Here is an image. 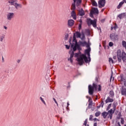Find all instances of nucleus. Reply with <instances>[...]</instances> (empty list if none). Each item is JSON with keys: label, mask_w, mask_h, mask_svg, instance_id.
Here are the masks:
<instances>
[{"label": "nucleus", "mask_w": 126, "mask_h": 126, "mask_svg": "<svg viewBox=\"0 0 126 126\" xmlns=\"http://www.w3.org/2000/svg\"><path fill=\"white\" fill-rule=\"evenodd\" d=\"M90 52H91V48H87L85 50V54H82L80 58L78 59V61L80 63L83 64L84 63V62L86 63H88L91 62Z\"/></svg>", "instance_id": "f257e3e1"}, {"label": "nucleus", "mask_w": 126, "mask_h": 126, "mask_svg": "<svg viewBox=\"0 0 126 126\" xmlns=\"http://www.w3.org/2000/svg\"><path fill=\"white\" fill-rule=\"evenodd\" d=\"M72 42H74L75 43L74 44L73 43L71 44V49H72L74 51H76V50H81L80 45L78 44L77 40H76V34H75V33H74Z\"/></svg>", "instance_id": "f03ea898"}, {"label": "nucleus", "mask_w": 126, "mask_h": 126, "mask_svg": "<svg viewBox=\"0 0 126 126\" xmlns=\"http://www.w3.org/2000/svg\"><path fill=\"white\" fill-rule=\"evenodd\" d=\"M73 2L72 3L71 5V10L75 11L77 7H80V4H81V2H82V0H73Z\"/></svg>", "instance_id": "7ed1b4c3"}, {"label": "nucleus", "mask_w": 126, "mask_h": 126, "mask_svg": "<svg viewBox=\"0 0 126 126\" xmlns=\"http://www.w3.org/2000/svg\"><path fill=\"white\" fill-rule=\"evenodd\" d=\"M89 94L90 95H93L94 94V90H97V85L94 83L93 86L89 85L88 86Z\"/></svg>", "instance_id": "20e7f679"}, {"label": "nucleus", "mask_w": 126, "mask_h": 126, "mask_svg": "<svg viewBox=\"0 0 126 126\" xmlns=\"http://www.w3.org/2000/svg\"><path fill=\"white\" fill-rule=\"evenodd\" d=\"M87 23L88 26H90L92 25L94 28L97 27V20L96 19L94 20L91 19H87Z\"/></svg>", "instance_id": "39448f33"}, {"label": "nucleus", "mask_w": 126, "mask_h": 126, "mask_svg": "<svg viewBox=\"0 0 126 126\" xmlns=\"http://www.w3.org/2000/svg\"><path fill=\"white\" fill-rule=\"evenodd\" d=\"M78 51H79L77 53L74 54V58H77L76 60L78 62L79 64L80 65H82V64H81V63H80L78 61V59L80 58L82 54H81V52H80V50H78Z\"/></svg>", "instance_id": "423d86ee"}, {"label": "nucleus", "mask_w": 126, "mask_h": 126, "mask_svg": "<svg viewBox=\"0 0 126 126\" xmlns=\"http://www.w3.org/2000/svg\"><path fill=\"white\" fill-rule=\"evenodd\" d=\"M74 52H75V51H72V49H71V50L69 52V54L70 55V58H68V61H70V63H73V59H72V58H73V57H74Z\"/></svg>", "instance_id": "0eeeda50"}, {"label": "nucleus", "mask_w": 126, "mask_h": 126, "mask_svg": "<svg viewBox=\"0 0 126 126\" xmlns=\"http://www.w3.org/2000/svg\"><path fill=\"white\" fill-rule=\"evenodd\" d=\"M118 80L120 82H124V86L126 87V79L124 77V74H122L118 77Z\"/></svg>", "instance_id": "6e6552de"}, {"label": "nucleus", "mask_w": 126, "mask_h": 126, "mask_svg": "<svg viewBox=\"0 0 126 126\" xmlns=\"http://www.w3.org/2000/svg\"><path fill=\"white\" fill-rule=\"evenodd\" d=\"M117 57L119 63H122V51L119 49L117 52Z\"/></svg>", "instance_id": "1a4fd4ad"}, {"label": "nucleus", "mask_w": 126, "mask_h": 126, "mask_svg": "<svg viewBox=\"0 0 126 126\" xmlns=\"http://www.w3.org/2000/svg\"><path fill=\"white\" fill-rule=\"evenodd\" d=\"M105 4L106 0H99L98 1V7H99V8L104 7L105 6Z\"/></svg>", "instance_id": "9d476101"}, {"label": "nucleus", "mask_w": 126, "mask_h": 126, "mask_svg": "<svg viewBox=\"0 0 126 126\" xmlns=\"http://www.w3.org/2000/svg\"><path fill=\"white\" fill-rule=\"evenodd\" d=\"M115 111L113 110V109H110V110L108 111V112L107 113H108V118L109 119V118L110 119V120H112V118H113V114L115 113Z\"/></svg>", "instance_id": "9b49d317"}, {"label": "nucleus", "mask_w": 126, "mask_h": 126, "mask_svg": "<svg viewBox=\"0 0 126 126\" xmlns=\"http://www.w3.org/2000/svg\"><path fill=\"white\" fill-rule=\"evenodd\" d=\"M14 17V13H8L7 14V20H11L12 18Z\"/></svg>", "instance_id": "f8f14e48"}, {"label": "nucleus", "mask_w": 126, "mask_h": 126, "mask_svg": "<svg viewBox=\"0 0 126 126\" xmlns=\"http://www.w3.org/2000/svg\"><path fill=\"white\" fill-rule=\"evenodd\" d=\"M117 36L118 35L115 32L112 33L110 34V38L112 41H116Z\"/></svg>", "instance_id": "ddd939ff"}, {"label": "nucleus", "mask_w": 126, "mask_h": 126, "mask_svg": "<svg viewBox=\"0 0 126 126\" xmlns=\"http://www.w3.org/2000/svg\"><path fill=\"white\" fill-rule=\"evenodd\" d=\"M123 61V63H126V53L125 51L122 52L121 55V61Z\"/></svg>", "instance_id": "4468645a"}, {"label": "nucleus", "mask_w": 126, "mask_h": 126, "mask_svg": "<svg viewBox=\"0 0 126 126\" xmlns=\"http://www.w3.org/2000/svg\"><path fill=\"white\" fill-rule=\"evenodd\" d=\"M71 16L74 20H76V13L75 11L73 10L71 12Z\"/></svg>", "instance_id": "2eb2a0df"}, {"label": "nucleus", "mask_w": 126, "mask_h": 126, "mask_svg": "<svg viewBox=\"0 0 126 126\" xmlns=\"http://www.w3.org/2000/svg\"><path fill=\"white\" fill-rule=\"evenodd\" d=\"M94 14H99V10L98 8L95 7H93L92 10L91 11Z\"/></svg>", "instance_id": "dca6fc26"}, {"label": "nucleus", "mask_w": 126, "mask_h": 126, "mask_svg": "<svg viewBox=\"0 0 126 126\" xmlns=\"http://www.w3.org/2000/svg\"><path fill=\"white\" fill-rule=\"evenodd\" d=\"M114 102V99L108 96L107 99L105 100V104H107V103H113Z\"/></svg>", "instance_id": "f3484780"}, {"label": "nucleus", "mask_w": 126, "mask_h": 126, "mask_svg": "<svg viewBox=\"0 0 126 126\" xmlns=\"http://www.w3.org/2000/svg\"><path fill=\"white\" fill-rule=\"evenodd\" d=\"M121 94L126 96V88H124V86L122 87Z\"/></svg>", "instance_id": "a211bd4d"}, {"label": "nucleus", "mask_w": 126, "mask_h": 126, "mask_svg": "<svg viewBox=\"0 0 126 126\" xmlns=\"http://www.w3.org/2000/svg\"><path fill=\"white\" fill-rule=\"evenodd\" d=\"M93 103V101H92V99L90 98L89 99V105L88 106V109H91L92 107Z\"/></svg>", "instance_id": "6ab92c4d"}, {"label": "nucleus", "mask_w": 126, "mask_h": 126, "mask_svg": "<svg viewBox=\"0 0 126 126\" xmlns=\"http://www.w3.org/2000/svg\"><path fill=\"white\" fill-rule=\"evenodd\" d=\"M73 24H74V20L72 19L68 20V25L69 26H73Z\"/></svg>", "instance_id": "aec40b11"}, {"label": "nucleus", "mask_w": 126, "mask_h": 126, "mask_svg": "<svg viewBox=\"0 0 126 126\" xmlns=\"http://www.w3.org/2000/svg\"><path fill=\"white\" fill-rule=\"evenodd\" d=\"M126 13H122L118 15L117 17H119L120 19H123L124 17H126Z\"/></svg>", "instance_id": "412c9836"}, {"label": "nucleus", "mask_w": 126, "mask_h": 126, "mask_svg": "<svg viewBox=\"0 0 126 126\" xmlns=\"http://www.w3.org/2000/svg\"><path fill=\"white\" fill-rule=\"evenodd\" d=\"M79 14L80 16H83V15H85V12L83 10V8H81L80 10H78Z\"/></svg>", "instance_id": "4be33fe9"}, {"label": "nucleus", "mask_w": 126, "mask_h": 126, "mask_svg": "<svg viewBox=\"0 0 126 126\" xmlns=\"http://www.w3.org/2000/svg\"><path fill=\"white\" fill-rule=\"evenodd\" d=\"M125 1H126V0H123V1H122L119 3V5L117 6L118 9H120V8L122 7V6H123V4L125 3Z\"/></svg>", "instance_id": "5701e85b"}, {"label": "nucleus", "mask_w": 126, "mask_h": 126, "mask_svg": "<svg viewBox=\"0 0 126 126\" xmlns=\"http://www.w3.org/2000/svg\"><path fill=\"white\" fill-rule=\"evenodd\" d=\"M108 115H109V113H108L106 111H104L101 113V116H102V117H103L104 119H106L107 118V116H108Z\"/></svg>", "instance_id": "b1692460"}, {"label": "nucleus", "mask_w": 126, "mask_h": 126, "mask_svg": "<svg viewBox=\"0 0 126 126\" xmlns=\"http://www.w3.org/2000/svg\"><path fill=\"white\" fill-rule=\"evenodd\" d=\"M79 43H80V44H79L80 47V45L82 46V47H85L86 45H87V42L86 41L82 42L80 41Z\"/></svg>", "instance_id": "393cba45"}, {"label": "nucleus", "mask_w": 126, "mask_h": 126, "mask_svg": "<svg viewBox=\"0 0 126 126\" xmlns=\"http://www.w3.org/2000/svg\"><path fill=\"white\" fill-rule=\"evenodd\" d=\"M117 106H118V102L114 101L113 104V110L116 111V109L117 108Z\"/></svg>", "instance_id": "a878e982"}, {"label": "nucleus", "mask_w": 126, "mask_h": 126, "mask_svg": "<svg viewBox=\"0 0 126 126\" xmlns=\"http://www.w3.org/2000/svg\"><path fill=\"white\" fill-rule=\"evenodd\" d=\"M15 1H16V0H11L8 1V3H10L12 5H15Z\"/></svg>", "instance_id": "bb28decb"}, {"label": "nucleus", "mask_w": 126, "mask_h": 126, "mask_svg": "<svg viewBox=\"0 0 126 126\" xmlns=\"http://www.w3.org/2000/svg\"><path fill=\"white\" fill-rule=\"evenodd\" d=\"M76 34V37L77 36V38H81V33H80V32H76V33H75V35Z\"/></svg>", "instance_id": "cd10ccee"}, {"label": "nucleus", "mask_w": 126, "mask_h": 126, "mask_svg": "<svg viewBox=\"0 0 126 126\" xmlns=\"http://www.w3.org/2000/svg\"><path fill=\"white\" fill-rule=\"evenodd\" d=\"M109 94L111 98H113V97H114V96H115V94L114 93V91H110Z\"/></svg>", "instance_id": "c85d7f7f"}, {"label": "nucleus", "mask_w": 126, "mask_h": 126, "mask_svg": "<svg viewBox=\"0 0 126 126\" xmlns=\"http://www.w3.org/2000/svg\"><path fill=\"white\" fill-rule=\"evenodd\" d=\"M5 37V35L4 34H3L0 36V42H3V39H4Z\"/></svg>", "instance_id": "c756f323"}, {"label": "nucleus", "mask_w": 126, "mask_h": 126, "mask_svg": "<svg viewBox=\"0 0 126 126\" xmlns=\"http://www.w3.org/2000/svg\"><path fill=\"white\" fill-rule=\"evenodd\" d=\"M101 115V112L100 111H98L95 113V117H99Z\"/></svg>", "instance_id": "7c9ffc66"}, {"label": "nucleus", "mask_w": 126, "mask_h": 126, "mask_svg": "<svg viewBox=\"0 0 126 126\" xmlns=\"http://www.w3.org/2000/svg\"><path fill=\"white\" fill-rule=\"evenodd\" d=\"M122 46L123 47H124V48H126V42L125 40H123L122 41Z\"/></svg>", "instance_id": "2f4dec72"}, {"label": "nucleus", "mask_w": 126, "mask_h": 126, "mask_svg": "<svg viewBox=\"0 0 126 126\" xmlns=\"http://www.w3.org/2000/svg\"><path fill=\"white\" fill-rule=\"evenodd\" d=\"M92 5H93V6H98V4L95 1H94L93 2Z\"/></svg>", "instance_id": "473e14b6"}, {"label": "nucleus", "mask_w": 126, "mask_h": 126, "mask_svg": "<svg viewBox=\"0 0 126 126\" xmlns=\"http://www.w3.org/2000/svg\"><path fill=\"white\" fill-rule=\"evenodd\" d=\"M82 37H81V39L84 40V38H85V34H84V32H82Z\"/></svg>", "instance_id": "72a5a7b5"}, {"label": "nucleus", "mask_w": 126, "mask_h": 126, "mask_svg": "<svg viewBox=\"0 0 126 126\" xmlns=\"http://www.w3.org/2000/svg\"><path fill=\"white\" fill-rule=\"evenodd\" d=\"M40 99L41 102H42V103H43L44 105H46V102H45V100H44L43 98L42 97H40Z\"/></svg>", "instance_id": "f704fd0d"}, {"label": "nucleus", "mask_w": 126, "mask_h": 126, "mask_svg": "<svg viewBox=\"0 0 126 126\" xmlns=\"http://www.w3.org/2000/svg\"><path fill=\"white\" fill-rule=\"evenodd\" d=\"M121 123L122 124V125H124V123H125V120H124V118H121Z\"/></svg>", "instance_id": "c9c22d12"}, {"label": "nucleus", "mask_w": 126, "mask_h": 126, "mask_svg": "<svg viewBox=\"0 0 126 126\" xmlns=\"http://www.w3.org/2000/svg\"><path fill=\"white\" fill-rule=\"evenodd\" d=\"M111 106H112V103H110L108 105V107H107V108L106 109L107 111H108V110H110V108H111Z\"/></svg>", "instance_id": "e433bc0d"}, {"label": "nucleus", "mask_w": 126, "mask_h": 126, "mask_svg": "<svg viewBox=\"0 0 126 126\" xmlns=\"http://www.w3.org/2000/svg\"><path fill=\"white\" fill-rule=\"evenodd\" d=\"M86 32L88 34V35H90L91 33H90V30L87 29L86 30Z\"/></svg>", "instance_id": "4c0bfd02"}, {"label": "nucleus", "mask_w": 126, "mask_h": 126, "mask_svg": "<svg viewBox=\"0 0 126 126\" xmlns=\"http://www.w3.org/2000/svg\"><path fill=\"white\" fill-rule=\"evenodd\" d=\"M109 47H113V46H114V43L112 42H110L109 43Z\"/></svg>", "instance_id": "58836bf2"}, {"label": "nucleus", "mask_w": 126, "mask_h": 126, "mask_svg": "<svg viewBox=\"0 0 126 126\" xmlns=\"http://www.w3.org/2000/svg\"><path fill=\"white\" fill-rule=\"evenodd\" d=\"M15 5H16L17 6H19V7H20L21 8V7H22V5H21V4L15 3Z\"/></svg>", "instance_id": "ea45409f"}, {"label": "nucleus", "mask_w": 126, "mask_h": 126, "mask_svg": "<svg viewBox=\"0 0 126 126\" xmlns=\"http://www.w3.org/2000/svg\"><path fill=\"white\" fill-rule=\"evenodd\" d=\"M93 14H94V13L91 11L90 14V17H92V18L94 17V16H93Z\"/></svg>", "instance_id": "a19ab883"}, {"label": "nucleus", "mask_w": 126, "mask_h": 126, "mask_svg": "<svg viewBox=\"0 0 126 126\" xmlns=\"http://www.w3.org/2000/svg\"><path fill=\"white\" fill-rule=\"evenodd\" d=\"M109 63H111V62L112 63H114V60H113V59L111 58L109 59Z\"/></svg>", "instance_id": "79ce46f5"}, {"label": "nucleus", "mask_w": 126, "mask_h": 126, "mask_svg": "<svg viewBox=\"0 0 126 126\" xmlns=\"http://www.w3.org/2000/svg\"><path fill=\"white\" fill-rule=\"evenodd\" d=\"M82 26V24L80 23V24H79V27H78L79 30H81Z\"/></svg>", "instance_id": "37998d69"}, {"label": "nucleus", "mask_w": 126, "mask_h": 126, "mask_svg": "<svg viewBox=\"0 0 126 126\" xmlns=\"http://www.w3.org/2000/svg\"><path fill=\"white\" fill-rule=\"evenodd\" d=\"M101 89H102V87H101V85H99L98 88V91H101Z\"/></svg>", "instance_id": "c03bdc74"}, {"label": "nucleus", "mask_w": 126, "mask_h": 126, "mask_svg": "<svg viewBox=\"0 0 126 126\" xmlns=\"http://www.w3.org/2000/svg\"><path fill=\"white\" fill-rule=\"evenodd\" d=\"M65 48L67 49V50H69L70 46L69 45H65Z\"/></svg>", "instance_id": "a18cd8bd"}, {"label": "nucleus", "mask_w": 126, "mask_h": 126, "mask_svg": "<svg viewBox=\"0 0 126 126\" xmlns=\"http://www.w3.org/2000/svg\"><path fill=\"white\" fill-rule=\"evenodd\" d=\"M84 126H87V119H86V120L85 121L84 123Z\"/></svg>", "instance_id": "49530a36"}, {"label": "nucleus", "mask_w": 126, "mask_h": 126, "mask_svg": "<svg viewBox=\"0 0 126 126\" xmlns=\"http://www.w3.org/2000/svg\"><path fill=\"white\" fill-rule=\"evenodd\" d=\"M53 100L54 101V102L56 103V104H57V106H59V104H58V102L57 101V100H56V98H53Z\"/></svg>", "instance_id": "de8ad7c7"}, {"label": "nucleus", "mask_w": 126, "mask_h": 126, "mask_svg": "<svg viewBox=\"0 0 126 126\" xmlns=\"http://www.w3.org/2000/svg\"><path fill=\"white\" fill-rule=\"evenodd\" d=\"M92 119H93V115H91L90 116V118H89L90 121H92Z\"/></svg>", "instance_id": "09e8293b"}, {"label": "nucleus", "mask_w": 126, "mask_h": 126, "mask_svg": "<svg viewBox=\"0 0 126 126\" xmlns=\"http://www.w3.org/2000/svg\"><path fill=\"white\" fill-rule=\"evenodd\" d=\"M113 27H114V29L115 30L117 29V28H118V25H117V24H115V26Z\"/></svg>", "instance_id": "8fccbe9b"}, {"label": "nucleus", "mask_w": 126, "mask_h": 126, "mask_svg": "<svg viewBox=\"0 0 126 126\" xmlns=\"http://www.w3.org/2000/svg\"><path fill=\"white\" fill-rule=\"evenodd\" d=\"M86 46L87 48H88V49H89V48H90V45H89V44L87 43V44H86Z\"/></svg>", "instance_id": "3c124183"}, {"label": "nucleus", "mask_w": 126, "mask_h": 126, "mask_svg": "<svg viewBox=\"0 0 126 126\" xmlns=\"http://www.w3.org/2000/svg\"><path fill=\"white\" fill-rule=\"evenodd\" d=\"M67 38H68V34H66L65 35V40H67Z\"/></svg>", "instance_id": "603ef678"}, {"label": "nucleus", "mask_w": 126, "mask_h": 126, "mask_svg": "<svg viewBox=\"0 0 126 126\" xmlns=\"http://www.w3.org/2000/svg\"><path fill=\"white\" fill-rule=\"evenodd\" d=\"M69 43H70V44L71 46V44H72V43H71V37H70V38H69Z\"/></svg>", "instance_id": "864d4df0"}, {"label": "nucleus", "mask_w": 126, "mask_h": 126, "mask_svg": "<svg viewBox=\"0 0 126 126\" xmlns=\"http://www.w3.org/2000/svg\"><path fill=\"white\" fill-rule=\"evenodd\" d=\"M104 101H102L101 103V104H100V105H101L102 108H103V106H104Z\"/></svg>", "instance_id": "5fc2aeb1"}, {"label": "nucleus", "mask_w": 126, "mask_h": 126, "mask_svg": "<svg viewBox=\"0 0 126 126\" xmlns=\"http://www.w3.org/2000/svg\"><path fill=\"white\" fill-rule=\"evenodd\" d=\"M94 122H95V121H99V120H98V119L95 118L94 119Z\"/></svg>", "instance_id": "6e6d98bb"}, {"label": "nucleus", "mask_w": 126, "mask_h": 126, "mask_svg": "<svg viewBox=\"0 0 126 126\" xmlns=\"http://www.w3.org/2000/svg\"><path fill=\"white\" fill-rule=\"evenodd\" d=\"M113 59H114V60H117V56H113Z\"/></svg>", "instance_id": "4d7b16f0"}, {"label": "nucleus", "mask_w": 126, "mask_h": 126, "mask_svg": "<svg viewBox=\"0 0 126 126\" xmlns=\"http://www.w3.org/2000/svg\"><path fill=\"white\" fill-rule=\"evenodd\" d=\"M3 28L5 29V30H7V27H6L5 26H3Z\"/></svg>", "instance_id": "13d9d810"}, {"label": "nucleus", "mask_w": 126, "mask_h": 126, "mask_svg": "<svg viewBox=\"0 0 126 126\" xmlns=\"http://www.w3.org/2000/svg\"><path fill=\"white\" fill-rule=\"evenodd\" d=\"M68 86L67 87V88H70V85H69V83H68Z\"/></svg>", "instance_id": "bf43d9fd"}, {"label": "nucleus", "mask_w": 126, "mask_h": 126, "mask_svg": "<svg viewBox=\"0 0 126 126\" xmlns=\"http://www.w3.org/2000/svg\"><path fill=\"white\" fill-rule=\"evenodd\" d=\"M118 117H122V114H121V113H119L118 114Z\"/></svg>", "instance_id": "052dcab7"}, {"label": "nucleus", "mask_w": 126, "mask_h": 126, "mask_svg": "<svg viewBox=\"0 0 126 126\" xmlns=\"http://www.w3.org/2000/svg\"><path fill=\"white\" fill-rule=\"evenodd\" d=\"M100 108H101V104H100L99 105H98V106H97V108H98V109H100Z\"/></svg>", "instance_id": "680f3d73"}, {"label": "nucleus", "mask_w": 126, "mask_h": 126, "mask_svg": "<svg viewBox=\"0 0 126 126\" xmlns=\"http://www.w3.org/2000/svg\"><path fill=\"white\" fill-rule=\"evenodd\" d=\"M17 63H20V60H18L17 61Z\"/></svg>", "instance_id": "e2e57ef3"}, {"label": "nucleus", "mask_w": 126, "mask_h": 126, "mask_svg": "<svg viewBox=\"0 0 126 126\" xmlns=\"http://www.w3.org/2000/svg\"><path fill=\"white\" fill-rule=\"evenodd\" d=\"M79 22H80V23H81V24H82V20L80 19L79 20Z\"/></svg>", "instance_id": "0e129e2a"}, {"label": "nucleus", "mask_w": 126, "mask_h": 126, "mask_svg": "<svg viewBox=\"0 0 126 126\" xmlns=\"http://www.w3.org/2000/svg\"><path fill=\"white\" fill-rule=\"evenodd\" d=\"M94 126H97V123H94Z\"/></svg>", "instance_id": "69168bd1"}, {"label": "nucleus", "mask_w": 126, "mask_h": 126, "mask_svg": "<svg viewBox=\"0 0 126 126\" xmlns=\"http://www.w3.org/2000/svg\"><path fill=\"white\" fill-rule=\"evenodd\" d=\"M112 80H114V78H112V76H111V77L110 78V81L112 80Z\"/></svg>", "instance_id": "338daca9"}, {"label": "nucleus", "mask_w": 126, "mask_h": 126, "mask_svg": "<svg viewBox=\"0 0 126 126\" xmlns=\"http://www.w3.org/2000/svg\"><path fill=\"white\" fill-rule=\"evenodd\" d=\"M117 119L118 120H120V119H121V116H118Z\"/></svg>", "instance_id": "774afa93"}]
</instances>
